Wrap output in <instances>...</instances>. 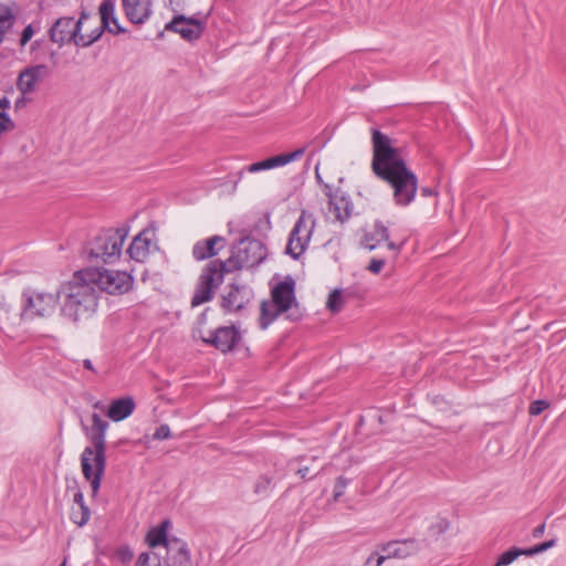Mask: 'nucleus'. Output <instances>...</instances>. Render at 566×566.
<instances>
[{
  "instance_id": "nucleus-1",
  "label": "nucleus",
  "mask_w": 566,
  "mask_h": 566,
  "mask_svg": "<svg viewBox=\"0 0 566 566\" xmlns=\"http://www.w3.org/2000/svg\"><path fill=\"white\" fill-rule=\"evenodd\" d=\"M373 159L371 170L392 188L396 205H410L417 193L418 178L395 147L389 136L377 128L371 129Z\"/></svg>"
},
{
  "instance_id": "nucleus-2",
  "label": "nucleus",
  "mask_w": 566,
  "mask_h": 566,
  "mask_svg": "<svg viewBox=\"0 0 566 566\" xmlns=\"http://www.w3.org/2000/svg\"><path fill=\"white\" fill-rule=\"evenodd\" d=\"M266 256L263 243L256 239H243L233 247L231 255L226 260H213L203 269L199 284L191 300L192 306H198L212 298L214 290L224 279V273L251 269L259 265Z\"/></svg>"
},
{
  "instance_id": "nucleus-3",
  "label": "nucleus",
  "mask_w": 566,
  "mask_h": 566,
  "mask_svg": "<svg viewBox=\"0 0 566 566\" xmlns=\"http://www.w3.org/2000/svg\"><path fill=\"white\" fill-rule=\"evenodd\" d=\"M62 315L72 322L86 321L96 312L98 293L84 275V271L74 273L71 281L60 287Z\"/></svg>"
},
{
  "instance_id": "nucleus-4",
  "label": "nucleus",
  "mask_w": 566,
  "mask_h": 566,
  "mask_svg": "<svg viewBox=\"0 0 566 566\" xmlns=\"http://www.w3.org/2000/svg\"><path fill=\"white\" fill-rule=\"evenodd\" d=\"M92 432L90 441L81 454V468L84 478L91 483L93 496L101 488V481L106 469V430L108 422L98 413L92 415Z\"/></svg>"
},
{
  "instance_id": "nucleus-5",
  "label": "nucleus",
  "mask_w": 566,
  "mask_h": 566,
  "mask_svg": "<svg viewBox=\"0 0 566 566\" xmlns=\"http://www.w3.org/2000/svg\"><path fill=\"white\" fill-rule=\"evenodd\" d=\"M128 235V228H108L101 230L83 247V255L91 262L114 263L122 254V248Z\"/></svg>"
},
{
  "instance_id": "nucleus-6",
  "label": "nucleus",
  "mask_w": 566,
  "mask_h": 566,
  "mask_svg": "<svg viewBox=\"0 0 566 566\" xmlns=\"http://www.w3.org/2000/svg\"><path fill=\"white\" fill-rule=\"evenodd\" d=\"M21 297L22 318H45L52 316L56 311L61 293L60 289L54 293L27 289L22 292Z\"/></svg>"
},
{
  "instance_id": "nucleus-7",
  "label": "nucleus",
  "mask_w": 566,
  "mask_h": 566,
  "mask_svg": "<svg viewBox=\"0 0 566 566\" xmlns=\"http://www.w3.org/2000/svg\"><path fill=\"white\" fill-rule=\"evenodd\" d=\"M87 281L97 286L99 291H105L108 294H124L128 292L134 279L125 271H116L108 269L83 270Z\"/></svg>"
},
{
  "instance_id": "nucleus-8",
  "label": "nucleus",
  "mask_w": 566,
  "mask_h": 566,
  "mask_svg": "<svg viewBox=\"0 0 566 566\" xmlns=\"http://www.w3.org/2000/svg\"><path fill=\"white\" fill-rule=\"evenodd\" d=\"M315 226L316 220L314 216L306 210H302L298 219L290 232L285 250L286 253L290 254L294 260L300 259L301 255H303L306 251Z\"/></svg>"
},
{
  "instance_id": "nucleus-9",
  "label": "nucleus",
  "mask_w": 566,
  "mask_h": 566,
  "mask_svg": "<svg viewBox=\"0 0 566 566\" xmlns=\"http://www.w3.org/2000/svg\"><path fill=\"white\" fill-rule=\"evenodd\" d=\"M199 339L226 354L233 350L241 342V333L235 326H221L216 329H198Z\"/></svg>"
},
{
  "instance_id": "nucleus-10",
  "label": "nucleus",
  "mask_w": 566,
  "mask_h": 566,
  "mask_svg": "<svg viewBox=\"0 0 566 566\" xmlns=\"http://www.w3.org/2000/svg\"><path fill=\"white\" fill-rule=\"evenodd\" d=\"M382 242L386 243V248L390 252L391 259L395 261L401 251L402 243L397 244L390 241L389 230L380 221H376L373 229L364 234L360 244L364 249L373 251L380 247Z\"/></svg>"
},
{
  "instance_id": "nucleus-11",
  "label": "nucleus",
  "mask_w": 566,
  "mask_h": 566,
  "mask_svg": "<svg viewBox=\"0 0 566 566\" xmlns=\"http://www.w3.org/2000/svg\"><path fill=\"white\" fill-rule=\"evenodd\" d=\"M324 193L328 198V212L334 216V220L345 223L353 214V202L350 198L340 188L333 189L324 184Z\"/></svg>"
},
{
  "instance_id": "nucleus-12",
  "label": "nucleus",
  "mask_w": 566,
  "mask_h": 566,
  "mask_svg": "<svg viewBox=\"0 0 566 566\" xmlns=\"http://www.w3.org/2000/svg\"><path fill=\"white\" fill-rule=\"evenodd\" d=\"M81 31V21H75L72 17H63L55 21L50 29V39L60 45L66 42H74Z\"/></svg>"
},
{
  "instance_id": "nucleus-13",
  "label": "nucleus",
  "mask_w": 566,
  "mask_h": 566,
  "mask_svg": "<svg viewBox=\"0 0 566 566\" xmlns=\"http://www.w3.org/2000/svg\"><path fill=\"white\" fill-rule=\"evenodd\" d=\"M208 13L197 12L193 17L179 14V36L188 42L197 41L206 30Z\"/></svg>"
},
{
  "instance_id": "nucleus-14",
  "label": "nucleus",
  "mask_w": 566,
  "mask_h": 566,
  "mask_svg": "<svg viewBox=\"0 0 566 566\" xmlns=\"http://www.w3.org/2000/svg\"><path fill=\"white\" fill-rule=\"evenodd\" d=\"M114 0H103L99 6L101 25L93 29L90 34H82L78 32V36L75 40V45L87 48L101 39L102 34L108 28V19L113 15Z\"/></svg>"
},
{
  "instance_id": "nucleus-15",
  "label": "nucleus",
  "mask_w": 566,
  "mask_h": 566,
  "mask_svg": "<svg viewBox=\"0 0 566 566\" xmlns=\"http://www.w3.org/2000/svg\"><path fill=\"white\" fill-rule=\"evenodd\" d=\"M50 70L45 64L32 65L23 69L17 81L18 90L23 94H30L35 91L38 82L49 76Z\"/></svg>"
},
{
  "instance_id": "nucleus-16",
  "label": "nucleus",
  "mask_w": 566,
  "mask_h": 566,
  "mask_svg": "<svg viewBox=\"0 0 566 566\" xmlns=\"http://www.w3.org/2000/svg\"><path fill=\"white\" fill-rule=\"evenodd\" d=\"M271 301L279 306V310L287 312L293 304H296L295 282L287 276L284 281L279 282L271 290Z\"/></svg>"
},
{
  "instance_id": "nucleus-17",
  "label": "nucleus",
  "mask_w": 566,
  "mask_h": 566,
  "mask_svg": "<svg viewBox=\"0 0 566 566\" xmlns=\"http://www.w3.org/2000/svg\"><path fill=\"white\" fill-rule=\"evenodd\" d=\"M251 291L245 285L231 284L222 296L221 307L229 313L239 312L250 302Z\"/></svg>"
},
{
  "instance_id": "nucleus-18",
  "label": "nucleus",
  "mask_w": 566,
  "mask_h": 566,
  "mask_svg": "<svg viewBox=\"0 0 566 566\" xmlns=\"http://www.w3.org/2000/svg\"><path fill=\"white\" fill-rule=\"evenodd\" d=\"M126 17L132 23H144L150 15V0H122Z\"/></svg>"
},
{
  "instance_id": "nucleus-19",
  "label": "nucleus",
  "mask_w": 566,
  "mask_h": 566,
  "mask_svg": "<svg viewBox=\"0 0 566 566\" xmlns=\"http://www.w3.org/2000/svg\"><path fill=\"white\" fill-rule=\"evenodd\" d=\"M135 401L132 397H122L113 400L107 409L106 416L115 421H122L128 418L135 410Z\"/></svg>"
},
{
  "instance_id": "nucleus-20",
  "label": "nucleus",
  "mask_w": 566,
  "mask_h": 566,
  "mask_svg": "<svg viewBox=\"0 0 566 566\" xmlns=\"http://www.w3.org/2000/svg\"><path fill=\"white\" fill-rule=\"evenodd\" d=\"M226 240L223 237L213 235L205 241H199L193 245L192 254L197 260H205L217 255L223 247Z\"/></svg>"
},
{
  "instance_id": "nucleus-21",
  "label": "nucleus",
  "mask_w": 566,
  "mask_h": 566,
  "mask_svg": "<svg viewBox=\"0 0 566 566\" xmlns=\"http://www.w3.org/2000/svg\"><path fill=\"white\" fill-rule=\"evenodd\" d=\"M172 525L171 521L165 520L158 526L153 527L146 535V542L151 548L168 546L167 530Z\"/></svg>"
},
{
  "instance_id": "nucleus-22",
  "label": "nucleus",
  "mask_w": 566,
  "mask_h": 566,
  "mask_svg": "<svg viewBox=\"0 0 566 566\" xmlns=\"http://www.w3.org/2000/svg\"><path fill=\"white\" fill-rule=\"evenodd\" d=\"M150 241L143 237V233L136 235L127 249L129 258L143 262L149 254Z\"/></svg>"
},
{
  "instance_id": "nucleus-23",
  "label": "nucleus",
  "mask_w": 566,
  "mask_h": 566,
  "mask_svg": "<svg viewBox=\"0 0 566 566\" xmlns=\"http://www.w3.org/2000/svg\"><path fill=\"white\" fill-rule=\"evenodd\" d=\"M282 313H285V311L279 310V306L276 307V304H274L272 301H262L259 318L260 327L262 329L268 328L269 325L273 323Z\"/></svg>"
},
{
  "instance_id": "nucleus-24",
  "label": "nucleus",
  "mask_w": 566,
  "mask_h": 566,
  "mask_svg": "<svg viewBox=\"0 0 566 566\" xmlns=\"http://www.w3.org/2000/svg\"><path fill=\"white\" fill-rule=\"evenodd\" d=\"M413 543H415L413 541H407L403 543H399V542L389 543L387 546H385L382 548L385 552H387V555L386 556L385 555L377 556L375 566H380L387 557L401 558V557L407 556L408 552H406L405 548L408 544L413 545Z\"/></svg>"
},
{
  "instance_id": "nucleus-25",
  "label": "nucleus",
  "mask_w": 566,
  "mask_h": 566,
  "mask_svg": "<svg viewBox=\"0 0 566 566\" xmlns=\"http://www.w3.org/2000/svg\"><path fill=\"white\" fill-rule=\"evenodd\" d=\"M305 154V147L297 148L290 154H281L277 156H273L268 158L270 168L281 167L289 163L295 161L300 159Z\"/></svg>"
},
{
  "instance_id": "nucleus-26",
  "label": "nucleus",
  "mask_w": 566,
  "mask_h": 566,
  "mask_svg": "<svg viewBox=\"0 0 566 566\" xmlns=\"http://www.w3.org/2000/svg\"><path fill=\"white\" fill-rule=\"evenodd\" d=\"M91 517V510L87 505L72 507L70 518L71 521L78 525L84 526Z\"/></svg>"
},
{
  "instance_id": "nucleus-27",
  "label": "nucleus",
  "mask_w": 566,
  "mask_h": 566,
  "mask_svg": "<svg viewBox=\"0 0 566 566\" xmlns=\"http://www.w3.org/2000/svg\"><path fill=\"white\" fill-rule=\"evenodd\" d=\"M345 303V296L342 290H334L329 293L326 306L332 313H338L343 310Z\"/></svg>"
},
{
  "instance_id": "nucleus-28",
  "label": "nucleus",
  "mask_w": 566,
  "mask_h": 566,
  "mask_svg": "<svg viewBox=\"0 0 566 566\" xmlns=\"http://www.w3.org/2000/svg\"><path fill=\"white\" fill-rule=\"evenodd\" d=\"M14 20L15 17L8 8L0 7V43L2 42L6 32L12 28Z\"/></svg>"
},
{
  "instance_id": "nucleus-29",
  "label": "nucleus",
  "mask_w": 566,
  "mask_h": 566,
  "mask_svg": "<svg viewBox=\"0 0 566 566\" xmlns=\"http://www.w3.org/2000/svg\"><path fill=\"white\" fill-rule=\"evenodd\" d=\"M527 549L513 547L500 555L494 566H507L513 563L518 556L526 555Z\"/></svg>"
},
{
  "instance_id": "nucleus-30",
  "label": "nucleus",
  "mask_w": 566,
  "mask_h": 566,
  "mask_svg": "<svg viewBox=\"0 0 566 566\" xmlns=\"http://www.w3.org/2000/svg\"><path fill=\"white\" fill-rule=\"evenodd\" d=\"M179 566H198V563L191 559L190 552L185 544L179 545Z\"/></svg>"
},
{
  "instance_id": "nucleus-31",
  "label": "nucleus",
  "mask_w": 566,
  "mask_h": 566,
  "mask_svg": "<svg viewBox=\"0 0 566 566\" xmlns=\"http://www.w3.org/2000/svg\"><path fill=\"white\" fill-rule=\"evenodd\" d=\"M105 30L112 34H120L125 32V29L119 24L115 17V6L113 7V15L108 19V28H105Z\"/></svg>"
},
{
  "instance_id": "nucleus-32",
  "label": "nucleus",
  "mask_w": 566,
  "mask_h": 566,
  "mask_svg": "<svg viewBox=\"0 0 566 566\" xmlns=\"http://www.w3.org/2000/svg\"><path fill=\"white\" fill-rule=\"evenodd\" d=\"M348 483H349L348 479H346L344 476L337 478L335 485H334V494H333L334 501H338V499L344 494L345 489L347 488Z\"/></svg>"
},
{
  "instance_id": "nucleus-33",
  "label": "nucleus",
  "mask_w": 566,
  "mask_h": 566,
  "mask_svg": "<svg viewBox=\"0 0 566 566\" xmlns=\"http://www.w3.org/2000/svg\"><path fill=\"white\" fill-rule=\"evenodd\" d=\"M15 127L10 116L4 112H0V136L9 130H13Z\"/></svg>"
},
{
  "instance_id": "nucleus-34",
  "label": "nucleus",
  "mask_w": 566,
  "mask_h": 566,
  "mask_svg": "<svg viewBox=\"0 0 566 566\" xmlns=\"http://www.w3.org/2000/svg\"><path fill=\"white\" fill-rule=\"evenodd\" d=\"M549 407V402L547 400H535L530 405L528 412L531 416H538L545 409Z\"/></svg>"
},
{
  "instance_id": "nucleus-35",
  "label": "nucleus",
  "mask_w": 566,
  "mask_h": 566,
  "mask_svg": "<svg viewBox=\"0 0 566 566\" xmlns=\"http://www.w3.org/2000/svg\"><path fill=\"white\" fill-rule=\"evenodd\" d=\"M555 544H556V541L551 539V541L544 542L542 544L535 545L531 548H527L526 555L532 556L535 554L543 553V552L547 551L548 548H552L553 546H555Z\"/></svg>"
},
{
  "instance_id": "nucleus-36",
  "label": "nucleus",
  "mask_w": 566,
  "mask_h": 566,
  "mask_svg": "<svg viewBox=\"0 0 566 566\" xmlns=\"http://www.w3.org/2000/svg\"><path fill=\"white\" fill-rule=\"evenodd\" d=\"M387 263V258H373L367 266L368 271H370L374 274L380 273L384 265Z\"/></svg>"
},
{
  "instance_id": "nucleus-37",
  "label": "nucleus",
  "mask_w": 566,
  "mask_h": 566,
  "mask_svg": "<svg viewBox=\"0 0 566 566\" xmlns=\"http://www.w3.org/2000/svg\"><path fill=\"white\" fill-rule=\"evenodd\" d=\"M208 324V310L203 311L199 317L197 318V322H196V325L192 329V335L195 338H198L199 339V334H198V329H202V331H206L205 329V326Z\"/></svg>"
},
{
  "instance_id": "nucleus-38",
  "label": "nucleus",
  "mask_w": 566,
  "mask_h": 566,
  "mask_svg": "<svg viewBox=\"0 0 566 566\" xmlns=\"http://www.w3.org/2000/svg\"><path fill=\"white\" fill-rule=\"evenodd\" d=\"M271 169L269 165L268 158L258 163H253L247 167V170L249 172H259L261 170H268Z\"/></svg>"
},
{
  "instance_id": "nucleus-39",
  "label": "nucleus",
  "mask_w": 566,
  "mask_h": 566,
  "mask_svg": "<svg viewBox=\"0 0 566 566\" xmlns=\"http://www.w3.org/2000/svg\"><path fill=\"white\" fill-rule=\"evenodd\" d=\"M156 440H164L170 437V429L167 424L159 426L153 434Z\"/></svg>"
},
{
  "instance_id": "nucleus-40",
  "label": "nucleus",
  "mask_w": 566,
  "mask_h": 566,
  "mask_svg": "<svg viewBox=\"0 0 566 566\" xmlns=\"http://www.w3.org/2000/svg\"><path fill=\"white\" fill-rule=\"evenodd\" d=\"M271 484V479L268 476H262L258 483L255 484V493L260 494L268 490L269 485Z\"/></svg>"
},
{
  "instance_id": "nucleus-41",
  "label": "nucleus",
  "mask_w": 566,
  "mask_h": 566,
  "mask_svg": "<svg viewBox=\"0 0 566 566\" xmlns=\"http://www.w3.org/2000/svg\"><path fill=\"white\" fill-rule=\"evenodd\" d=\"M33 33L34 32L32 25H27L21 33L20 44L24 46L31 40Z\"/></svg>"
},
{
  "instance_id": "nucleus-42",
  "label": "nucleus",
  "mask_w": 566,
  "mask_h": 566,
  "mask_svg": "<svg viewBox=\"0 0 566 566\" xmlns=\"http://www.w3.org/2000/svg\"><path fill=\"white\" fill-rule=\"evenodd\" d=\"M73 502H74V504H76L77 506L86 505V504L84 503V495H83V492H82L77 486H75V492H74V495H73Z\"/></svg>"
},
{
  "instance_id": "nucleus-43",
  "label": "nucleus",
  "mask_w": 566,
  "mask_h": 566,
  "mask_svg": "<svg viewBox=\"0 0 566 566\" xmlns=\"http://www.w3.org/2000/svg\"><path fill=\"white\" fill-rule=\"evenodd\" d=\"M150 555L148 553H142L136 562L135 566H149Z\"/></svg>"
},
{
  "instance_id": "nucleus-44",
  "label": "nucleus",
  "mask_w": 566,
  "mask_h": 566,
  "mask_svg": "<svg viewBox=\"0 0 566 566\" xmlns=\"http://www.w3.org/2000/svg\"><path fill=\"white\" fill-rule=\"evenodd\" d=\"M165 30L177 32V13H175L171 20L166 24Z\"/></svg>"
},
{
  "instance_id": "nucleus-45",
  "label": "nucleus",
  "mask_w": 566,
  "mask_h": 566,
  "mask_svg": "<svg viewBox=\"0 0 566 566\" xmlns=\"http://www.w3.org/2000/svg\"><path fill=\"white\" fill-rule=\"evenodd\" d=\"M545 532V523H542L537 527L534 528L532 535L534 538H539Z\"/></svg>"
},
{
  "instance_id": "nucleus-46",
  "label": "nucleus",
  "mask_w": 566,
  "mask_h": 566,
  "mask_svg": "<svg viewBox=\"0 0 566 566\" xmlns=\"http://www.w3.org/2000/svg\"><path fill=\"white\" fill-rule=\"evenodd\" d=\"M421 195L424 197H429V196H437L438 192L432 188L423 187V188H421Z\"/></svg>"
},
{
  "instance_id": "nucleus-47",
  "label": "nucleus",
  "mask_w": 566,
  "mask_h": 566,
  "mask_svg": "<svg viewBox=\"0 0 566 566\" xmlns=\"http://www.w3.org/2000/svg\"><path fill=\"white\" fill-rule=\"evenodd\" d=\"M310 469L308 467H302L297 470V474L301 476V479L305 480L308 475Z\"/></svg>"
},
{
  "instance_id": "nucleus-48",
  "label": "nucleus",
  "mask_w": 566,
  "mask_h": 566,
  "mask_svg": "<svg viewBox=\"0 0 566 566\" xmlns=\"http://www.w3.org/2000/svg\"><path fill=\"white\" fill-rule=\"evenodd\" d=\"M9 107H10L9 98L6 97V96L0 97V108L1 109H6V108H9Z\"/></svg>"
},
{
  "instance_id": "nucleus-49",
  "label": "nucleus",
  "mask_w": 566,
  "mask_h": 566,
  "mask_svg": "<svg viewBox=\"0 0 566 566\" xmlns=\"http://www.w3.org/2000/svg\"><path fill=\"white\" fill-rule=\"evenodd\" d=\"M27 104V99L24 97H20L14 102L15 109L23 108Z\"/></svg>"
},
{
  "instance_id": "nucleus-50",
  "label": "nucleus",
  "mask_w": 566,
  "mask_h": 566,
  "mask_svg": "<svg viewBox=\"0 0 566 566\" xmlns=\"http://www.w3.org/2000/svg\"><path fill=\"white\" fill-rule=\"evenodd\" d=\"M83 366H84V368L94 371L93 364H92V361L90 359H84L83 360Z\"/></svg>"
},
{
  "instance_id": "nucleus-51",
  "label": "nucleus",
  "mask_w": 566,
  "mask_h": 566,
  "mask_svg": "<svg viewBox=\"0 0 566 566\" xmlns=\"http://www.w3.org/2000/svg\"><path fill=\"white\" fill-rule=\"evenodd\" d=\"M0 306H1V307H3L7 312H9V311H10V305H9V304H7V302H6V298H4V297H2V298H1V301H0Z\"/></svg>"
},
{
  "instance_id": "nucleus-52",
  "label": "nucleus",
  "mask_w": 566,
  "mask_h": 566,
  "mask_svg": "<svg viewBox=\"0 0 566 566\" xmlns=\"http://www.w3.org/2000/svg\"><path fill=\"white\" fill-rule=\"evenodd\" d=\"M88 18H90V14L87 12H85V11H82L81 17H80V19L77 21H81V25H82L83 21L88 19Z\"/></svg>"
},
{
  "instance_id": "nucleus-53",
  "label": "nucleus",
  "mask_w": 566,
  "mask_h": 566,
  "mask_svg": "<svg viewBox=\"0 0 566 566\" xmlns=\"http://www.w3.org/2000/svg\"><path fill=\"white\" fill-rule=\"evenodd\" d=\"M375 556H376V554H371V555L367 558V560H366V565H367V566H370V565H371V563H374V557H375Z\"/></svg>"
},
{
  "instance_id": "nucleus-54",
  "label": "nucleus",
  "mask_w": 566,
  "mask_h": 566,
  "mask_svg": "<svg viewBox=\"0 0 566 566\" xmlns=\"http://www.w3.org/2000/svg\"><path fill=\"white\" fill-rule=\"evenodd\" d=\"M375 556H376V554H371V555L367 558V560H366V565H367V566H370V565H371V563H374V557H375Z\"/></svg>"
},
{
  "instance_id": "nucleus-55",
  "label": "nucleus",
  "mask_w": 566,
  "mask_h": 566,
  "mask_svg": "<svg viewBox=\"0 0 566 566\" xmlns=\"http://www.w3.org/2000/svg\"><path fill=\"white\" fill-rule=\"evenodd\" d=\"M60 566H66V559H64Z\"/></svg>"
},
{
  "instance_id": "nucleus-56",
  "label": "nucleus",
  "mask_w": 566,
  "mask_h": 566,
  "mask_svg": "<svg viewBox=\"0 0 566 566\" xmlns=\"http://www.w3.org/2000/svg\"><path fill=\"white\" fill-rule=\"evenodd\" d=\"M316 178L318 181H321V176L318 174H316Z\"/></svg>"
}]
</instances>
